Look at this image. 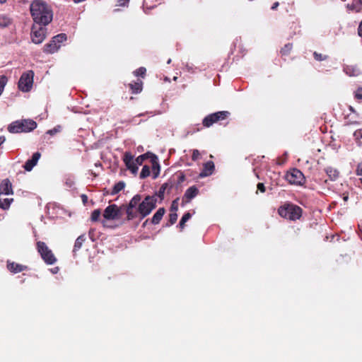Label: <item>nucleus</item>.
I'll use <instances>...</instances> for the list:
<instances>
[{
    "label": "nucleus",
    "mask_w": 362,
    "mask_h": 362,
    "mask_svg": "<svg viewBox=\"0 0 362 362\" xmlns=\"http://www.w3.org/2000/svg\"><path fill=\"white\" fill-rule=\"evenodd\" d=\"M124 204L118 206L116 204L107 206L103 211V216L104 220L101 221L103 226H107L106 221L110 220H118L122 217V210L125 211Z\"/></svg>",
    "instance_id": "5"
},
{
    "label": "nucleus",
    "mask_w": 362,
    "mask_h": 362,
    "mask_svg": "<svg viewBox=\"0 0 362 362\" xmlns=\"http://www.w3.org/2000/svg\"><path fill=\"white\" fill-rule=\"evenodd\" d=\"M129 86H130V88L132 90V93H134V94L140 93L141 91V90H142V83H141V81L136 82L134 84H132L131 83V84H129Z\"/></svg>",
    "instance_id": "27"
},
{
    "label": "nucleus",
    "mask_w": 362,
    "mask_h": 362,
    "mask_svg": "<svg viewBox=\"0 0 362 362\" xmlns=\"http://www.w3.org/2000/svg\"><path fill=\"white\" fill-rule=\"evenodd\" d=\"M52 38H53V42H56L57 44H59L61 45V43L66 41L67 37H66V34L61 33V34H59V35L53 37Z\"/></svg>",
    "instance_id": "30"
},
{
    "label": "nucleus",
    "mask_w": 362,
    "mask_h": 362,
    "mask_svg": "<svg viewBox=\"0 0 362 362\" xmlns=\"http://www.w3.org/2000/svg\"><path fill=\"white\" fill-rule=\"evenodd\" d=\"M292 47L293 46L292 44L291 43L285 45L284 47L281 50V54L288 55L290 53L291 50L292 49Z\"/></svg>",
    "instance_id": "34"
},
{
    "label": "nucleus",
    "mask_w": 362,
    "mask_h": 362,
    "mask_svg": "<svg viewBox=\"0 0 362 362\" xmlns=\"http://www.w3.org/2000/svg\"><path fill=\"white\" fill-rule=\"evenodd\" d=\"M13 199H1L0 198V208L3 209H8L11 203L12 202Z\"/></svg>",
    "instance_id": "29"
},
{
    "label": "nucleus",
    "mask_w": 362,
    "mask_h": 362,
    "mask_svg": "<svg viewBox=\"0 0 362 362\" xmlns=\"http://www.w3.org/2000/svg\"><path fill=\"white\" fill-rule=\"evenodd\" d=\"M124 187H125V183L123 181H120V182L116 183L112 188L111 194H112V195L117 194L120 191L124 189Z\"/></svg>",
    "instance_id": "24"
},
{
    "label": "nucleus",
    "mask_w": 362,
    "mask_h": 362,
    "mask_svg": "<svg viewBox=\"0 0 362 362\" xmlns=\"http://www.w3.org/2000/svg\"><path fill=\"white\" fill-rule=\"evenodd\" d=\"M129 2V0H119V6H125Z\"/></svg>",
    "instance_id": "46"
},
{
    "label": "nucleus",
    "mask_w": 362,
    "mask_h": 362,
    "mask_svg": "<svg viewBox=\"0 0 362 362\" xmlns=\"http://www.w3.org/2000/svg\"><path fill=\"white\" fill-rule=\"evenodd\" d=\"M178 200H179V198H177L172 202L171 206H170V212H177V211Z\"/></svg>",
    "instance_id": "36"
},
{
    "label": "nucleus",
    "mask_w": 362,
    "mask_h": 362,
    "mask_svg": "<svg viewBox=\"0 0 362 362\" xmlns=\"http://www.w3.org/2000/svg\"><path fill=\"white\" fill-rule=\"evenodd\" d=\"M101 216V211L100 209H95L91 213L90 220L93 222L98 221Z\"/></svg>",
    "instance_id": "31"
},
{
    "label": "nucleus",
    "mask_w": 362,
    "mask_h": 362,
    "mask_svg": "<svg viewBox=\"0 0 362 362\" xmlns=\"http://www.w3.org/2000/svg\"><path fill=\"white\" fill-rule=\"evenodd\" d=\"M167 184L165 183L163 185H162V186L160 187L159 190H158V196L161 199H163L164 198V194H165V191L166 189V187H167Z\"/></svg>",
    "instance_id": "37"
},
{
    "label": "nucleus",
    "mask_w": 362,
    "mask_h": 362,
    "mask_svg": "<svg viewBox=\"0 0 362 362\" xmlns=\"http://www.w3.org/2000/svg\"><path fill=\"white\" fill-rule=\"evenodd\" d=\"M199 193V190L197 187L194 185L189 187L185 192V194L182 197V204L184 205L185 203H188L194 198Z\"/></svg>",
    "instance_id": "13"
},
{
    "label": "nucleus",
    "mask_w": 362,
    "mask_h": 362,
    "mask_svg": "<svg viewBox=\"0 0 362 362\" xmlns=\"http://www.w3.org/2000/svg\"><path fill=\"white\" fill-rule=\"evenodd\" d=\"M313 56H314L315 59H316L317 61H323L327 58V56H322V54H319L316 52H314Z\"/></svg>",
    "instance_id": "40"
},
{
    "label": "nucleus",
    "mask_w": 362,
    "mask_h": 362,
    "mask_svg": "<svg viewBox=\"0 0 362 362\" xmlns=\"http://www.w3.org/2000/svg\"><path fill=\"white\" fill-rule=\"evenodd\" d=\"M347 6L351 10H354L356 12H360L362 11V0H358L351 6L348 5Z\"/></svg>",
    "instance_id": "26"
},
{
    "label": "nucleus",
    "mask_w": 362,
    "mask_h": 362,
    "mask_svg": "<svg viewBox=\"0 0 362 362\" xmlns=\"http://www.w3.org/2000/svg\"><path fill=\"white\" fill-rule=\"evenodd\" d=\"M85 240H86L85 235H79L75 241L74 249H73V252L75 253L78 250H79L81 249V247H82V245L83 244Z\"/></svg>",
    "instance_id": "22"
},
{
    "label": "nucleus",
    "mask_w": 362,
    "mask_h": 362,
    "mask_svg": "<svg viewBox=\"0 0 362 362\" xmlns=\"http://www.w3.org/2000/svg\"><path fill=\"white\" fill-rule=\"evenodd\" d=\"M192 217V214L189 212H186L182 217L180 223L179 227L181 230H182L185 226V223Z\"/></svg>",
    "instance_id": "28"
},
{
    "label": "nucleus",
    "mask_w": 362,
    "mask_h": 362,
    "mask_svg": "<svg viewBox=\"0 0 362 362\" xmlns=\"http://www.w3.org/2000/svg\"><path fill=\"white\" fill-rule=\"evenodd\" d=\"M13 194L12 183L6 178L0 183V197L1 195H8Z\"/></svg>",
    "instance_id": "14"
},
{
    "label": "nucleus",
    "mask_w": 362,
    "mask_h": 362,
    "mask_svg": "<svg viewBox=\"0 0 362 362\" xmlns=\"http://www.w3.org/2000/svg\"><path fill=\"white\" fill-rule=\"evenodd\" d=\"M344 71L349 76H357L361 74V70L356 65H346Z\"/></svg>",
    "instance_id": "16"
},
{
    "label": "nucleus",
    "mask_w": 362,
    "mask_h": 362,
    "mask_svg": "<svg viewBox=\"0 0 362 362\" xmlns=\"http://www.w3.org/2000/svg\"><path fill=\"white\" fill-rule=\"evenodd\" d=\"M165 213V209L163 207L159 208L157 211L154 214L153 217L151 219V223L153 225L158 224L162 220L164 214Z\"/></svg>",
    "instance_id": "17"
},
{
    "label": "nucleus",
    "mask_w": 362,
    "mask_h": 362,
    "mask_svg": "<svg viewBox=\"0 0 362 362\" xmlns=\"http://www.w3.org/2000/svg\"><path fill=\"white\" fill-rule=\"evenodd\" d=\"M285 179L291 184L294 185H303L305 182V178L303 173L297 169L292 168L285 175Z\"/></svg>",
    "instance_id": "8"
},
{
    "label": "nucleus",
    "mask_w": 362,
    "mask_h": 362,
    "mask_svg": "<svg viewBox=\"0 0 362 362\" xmlns=\"http://www.w3.org/2000/svg\"><path fill=\"white\" fill-rule=\"evenodd\" d=\"M6 267L8 270L13 274L20 273L28 269V267L26 265H23L9 260L7 261Z\"/></svg>",
    "instance_id": "12"
},
{
    "label": "nucleus",
    "mask_w": 362,
    "mask_h": 362,
    "mask_svg": "<svg viewBox=\"0 0 362 362\" xmlns=\"http://www.w3.org/2000/svg\"><path fill=\"white\" fill-rule=\"evenodd\" d=\"M61 45L56 42H53V39L44 47V52L48 54H53L58 51Z\"/></svg>",
    "instance_id": "18"
},
{
    "label": "nucleus",
    "mask_w": 362,
    "mask_h": 362,
    "mask_svg": "<svg viewBox=\"0 0 362 362\" xmlns=\"http://www.w3.org/2000/svg\"><path fill=\"white\" fill-rule=\"evenodd\" d=\"M157 198L155 196H146L142 199L141 194L134 195L128 204L124 206L125 221H132L136 218L142 220L148 216L156 207Z\"/></svg>",
    "instance_id": "1"
},
{
    "label": "nucleus",
    "mask_w": 362,
    "mask_h": 362,
    "mask_svg": "<svg viewBox=\"0 0 362 362\" xmlns=\"http://www.w3.org/2000/svg\"><path fill=\"white\" fill-rule=\"evenodd\" d=\"M358 33L359 36L362 37V20L358 25Z\"/></svg>",
    "instance_id": "45"
},
{
    "label": "nucleus",
    "mask_w": 362,
    "mask_h": 362,
    "mask_svg": "<svg viewBox=\"0 0 362 362\" xmlns=\"http://www.w3.org/2000/svg\"><path fill=\"white\" fill-rule=\"evenodd\" d=\"M257 190H259L262 193H264L266 191V187H265L264 183H262V182H259L257 185Z\"/></svg>",
    "instance_id": "44"
},
{
    "label": "nucleus",
    "mask_w": 362,
    "mask_h": 362,
    "mask_svg": "<svg viewBox=\"0 0 362 362\" xmlns=\"http://www.w3.org/2000/svg\"><path fill=\"white\" fill-rule=\"evenodd\" d=\"M230 113L228 111H219L206 116L202 121L203 126L210 127L214 124L227 119Z\"/></svg>",
    "instance_id": "7"
},
{
    "label": "nucleus",
    "mask_w": 362,
    "mask_h": 362,
    "mask_svg": "<svg viewBox=\"0 0 362 362\" xmlns=\"http://www.w3.org/2000/svg\"><path fill=\"white\" fill-rule=\"evenodd\" d=\"M356 175L359 176V180H361V182L362 184V162L359 163L357 165L356 168Z\"/></svg>",
    "instance_id": "39"
},
{
    "label": "nucleus",
    "mask_w": 362,
    "mask_h": 362,
    "mask_svg": "<svg viewBox=\"0 0 362 362\" xmlns=\"http://www.w3.org/2000/svg\"><path fill=\"white\" fill-rule=\"evenodd\" d=\"M151 174L150 168L148 165H144L140 173V178L144 179L148 177Z\"/></svg>",
    "instance_id": "32"
},
{
    "label": "nucleus",
    "mask_w": 362,
    "mask_h": 362,
    "mask_svg": "<svg viewBox=\"0 0 362 362\" xmlns=\"http://www.w3.org/2000/svg\"><path fill=\"white\" fill-rule=\"evenodd\" d=\"M7 83V78L4 75L0 76V95H1L4 88Z\"/></svg>",
    "instance_id": "35"
},
{
    "label": "nucleus",
    "mask_w": 362,
    "mask_h": 362,
    "mask_svg": "<svg viewBox=\"0 0 362 362\" xmlns=\"http://www.w3.org/2000/svg\"><path fill=\"white\" fill-rule=\"evenodd\" d=\"M6 1V0H0V4H4Z\"/></svg>",
    "instance_id": "53"
},
{
    "label": "nucleus",
    "mask_w": 362,
    "mask_h": 362,
    "mask_svg": "<svg viewBox=\"0 0 362 362\" xmlns=\"http://www.w3.org/2000/svg\"><path fill=\"white\" fill-rule=\"evenodd\" d=\"M124 163L127 168L134 174H136L138 171V166L135 160H134V156L131 154V153L126 152L123 157Z\"/></svg>",
    "instance_id": "11"
},
{
    "label": "nucleus",
    "mask_w": 362,
    "mask_h": 362,
    "mask_svg": "<svg viewBox=\"0 0 362 362\" xmlns=\"http://www.w3.org/2000/svg\"><path fill=\"white\" fill-rule=\"evenodd\" d=\"M325 172H326L327 175L329 176V177L330 178V180L332 181L336 180L338 178L339 175V172L337 169L333 168L332 167H327L325 169Z\"/></svg>",
    "instance_id": "21"
},
{
    "label": "nucleus",
    "mask_w": 362,
    "mask_h": 362,
    "mask_svg": "<svg viewBox=\"0 0 362 362\" xmlns=\"http://www.w3.org/2000/svg\"><path fill=\"white\" fill-rule=\"evenodd\" d=\"M36 249L40 255L41 258L47 264L52 265L57 262V259L45 242L37 241L36 243Z\"/></svg>",
    "instance_id": "6"
},
{
    "label": "nucleus",
    "mask_w": 362,
    "mask_h": 362,
    "mask_svg": "<svg viewBox=\"0 0 362 362\" xmlns=\"http://www.w3.org/2000/svg\"><path fill=\"white\" fill-rule=\"evenodd\" d=\"M146 71V70L144 67H140L134 71V74L137 76H141V77H144Z\"/></svg>",
    "instance_id": "38"
},
{
    "label": "nucleus",
    "mask_w": 362,
    "mask_h": 362,
    "mask_svg": "<svg viewBox=\"0 0 362 362\" xmlns=\"http://www.w3.org/2000/svg\"><path fill=\"white\" fill-rule=\"evenodd\" d=\"M279 6V2H275L272 6V10H275Z\"/></svg>",
    "instance_id": "50"
},
{
    "label": "nucleus",
    "mask_w": 362,
    "mask_h": 362,
    "mask_svg": "<svg viewBox=\"0 0 362 362\" xmlns=\"http://www.w3.org/2000/svg\"><path fill=\"white\" fill-rule=\"evenodd\" d=\"M41 157V154L40 152H36L33 153L32 158L28 160L25 165H23L24 169L26 171H30L35 166Z\"/></svg>",
    "instance_id": "15"
},
{
    "label": "nucleus",
    "mask_w": 362,
    "mask_h": 362,
    "mask_svg": "<svg viewBox=\"0 0 362 362\" xmlns=\"http://www.w3.org/2000/svg\"><path fill=\"white\" fill-rule=\"evenodd\" d=\"M200 153L198 150L194 149L192 151V158L193 160H196L199 158Z\"/></svg>",
    "instance_id": "43"
},
{
    "label": "nucleus",
    "mask_w": 362,
    "mask_h": 362,
    "mask_svg": "<svg viewBox=\"0 0 362 362\" xmlns=\"http://www.w3.org/2000/svg\"><path fill=\"white\" fill-rule=\"evenodd\" d=\"M354 136H362V129L356 130V131L354 133Z\"/></svg>",
    "instance_id": "48"
},
{
    "label": "nucleus",
    "mask_w": 362,
    "mask_h": 362,
    "mask_svg": "<svg viewBox=\"0 0 362 362\" xmlns=\"http://www.w3.org/2000/svg\"><path fill=\"white\" fill-rule=\"evenodd\" d=\"M4 138L2 139V137H0V146L4 142Z\"/></svg>",
    "instance_id": "51"
},
{
    "label": "nucleus",
    "mask_w": 362,
    "mask_h": 362,
    "mask_svg": "<svg viewBox=\"0 0 362 362\" xmlns=\"http://www.w3.org/2000/svg\"><path fill=\"white\" fill-rule=\"evenodd\" d=\"M348 198H349V197H348V196H347V195H346V196H344V201H347Z\"/></svg>",
    "instance_id": "52"
},
{
    "label": "nucleus",
    "mask_w": 362,
    "mask_h": 362,
    "mask_svg": "<svg viewBox=\"0 0 362 362\" xmlns=\"http://www.w3.org/2000/svg\"><path fill=\"white\" fill-rule=\"evenodd\" d=\"M350 110H351V112H354V108H353L352 107H350Z\"/></svg>",
    "instance_id": "55"
},
{
    "label": "nucleus",
    "mask_w": 362,
    "mask_h": 362,
    "mask_svg": "<svg viewBox=\"0 0 362 362\" xmlns=\"http://www.w3.org/2000/svg\"><path fill=\"white\" fill-rule=\"evenodd\" d=\"M151 162L152 163V170L153 172V177L156 178L159 174L160 172V165L158 161V157L153 154L151 158Z\"/></svg>",
    "instance_id": "20"
},
{
    "label": "nucleus",
    "mask_w": 362,
    "mask_h": 362,
    "mask_svg": "<svg viewBox=\"0 0 362 362\" xmlns=\"http://www.w3.org/2000/svg\"><path fill=\"white\" fill-rule=\"evenodd\" d=\"M149 221L151 222V219L147 218V219H146V220L143 223V224H142V227H143V228H145V227L147 226V224L148 223V222H149Z\"/></svg>",
    "instance_id": "49"
},
{
    "label": "nucleus",
    "mask_w": 362,
    "mask_h": 362,
    "mask_svg": "<svg viewBox=\"0 0 362 362\" xmlns=\"http://www.w3.org/2000/svg\"><path fill=\"white\" fill-rule=\"evenodd\" d=\"M31 16L35 23L39 25H48L52 20L51 8L42 0H34L30 6Z\"/></svg>",
    "instance_id": "2"
},
{
    "label": "nucleus",
    "mask_w": 362,
    "mask_h": 362,
    "mask_svg": "<svg viewBox=\"0 0 362 362\" xmlns=\"http://www.w3.org/2000/svg\"><path fill=\"white\" fill-rule=\"evenodd\" d=\"M57 271H58V268L57 267V268H55V269H54L53 273H57Z\"/></svg>",
    "instance_id": "54"
},
{
    "label": "nucleus",
    "mask_w": 362,
    "mask_h": 362,
    "mask_svg": "<svg viewBox=\"0 0 362 362\" xmlns=\"http://www.w3.org/2000/svg\"><path fill=\"white\" fill-rule=\"evenodd\" d=\"M355 98L356 99H362V88H358L355 92Z\"/></svg>",
    "instance_id": "42"
},
{
    "label": "nucleus",
    "mask_w": 362,
    "mask_h": 362,
    "mask_svg": "<svg viewBox=\"0 0 362 362\" xmlns=\"http://www.w3.org/2000/svg\"><path fill=\"white\" fill-rule=\"evenodd\" d=\"M81 199H82L83 203L84 204H86L87 203V202H88V197L86 194H82L81 195Z\"/></svg>",
    "instance_id": "47"
},
{
    "label": "nucleus",
    "mask_w": 362,
    "mask_h": 362,
    "mask_svg": "<svg viewBox=\"0 0 362 362\" xmlns=\"http://www.w3.org/2000/svg\"><path fill=\"white\" fill-rule=\"evenodd\" d=\"M37 127V123L31 119H22L13 122L8 127L11 134L28 133Z\"/></svg>",
    "instance_id": "3"
},
{
    "label": "nucleus",
    "mask_w": 362,
    "mask_h": 362,
    "mask_svg": "<svg viewBox=\"0 0 362 362\" xmlns=\"http://www.w3.org/2000/svg\"><path fill=\"white\" fill-rule=\"evenodd\" d=\"M34 73L33 71H28L23 73L18 81V88L23 92H28L32 88L33 83Z\"/></svg>",
    "instance_id": "9"
},
{
    "label": "nucleus",
    "mask_w": 362,
    "mask_h": 362,
    "mask_svg": "<svg viewBox=\"0 0 362 362\" xmlns=\"http://www.w3.org/2000/svg\"><path fill=\"white\" fill-rule=\"evenodd\" d=\"M170 62H171V59H169V60L168 61V64H170Z\"/></svg>",
    "instance_id": "56"
},
{
    "label": "nucleus",
    "mask_w": 362,
    "mask_h": 362,
    "mask_svg": "<svg viewBox=\"0 0 362 362\" xmlns=\"http://www.w3.org/2000/svg\"><path fill=\"white\" fill-rule=\"evenodd\" d=\"M302 212L303 210L300 206L291 203H285L278 209L280 216L291 221L300 219Z\"/></svg>",
    "instance_id": "4"
},
{
    "label": "nucleus",
    "mask_w": 362,
    "mask_h": 362,
    "mask_svg": "<svg viewBox=\"0 0 362 362\" xmlns=\"http://www.w3.org/2000/svg\"><path fill=\"white\" fill-rule=\"evenodd\" d=\"M177 212H171L169 214V221H168L169 223L167 224V226H171V225H173L174 223H175L177 221Z\"/></svg>",
    "instance_id": "33"
},
{
    "label": "nucleus",
    "mask_w": 362,
    "mask_h": 362,
    "mask_svg": "<svg viewBox=\"0 0 362 362\" xmlns=\"http://www.w3.org/2000/svg\"><path fill=\"white\" fill-rule=\"evenodd\" d=\"M61 127L58 126L57 127L53 128L52 129H49L47 132V134L53 135L60 132Z\"/></svg>",
    "instance_id": "41"
},
{
    "label": "nucleus",
    "mask_w": 362,
    "mask_h": 362,
    "mask_svg": "<svg viewBox=\"0 0 362 362\" xmlns=\"http://www.w3.org/2000/svg\"><path fill=\"white\" fill-rule=\"evenodd\" d=\"M11 24V19L6 15H0V27L6 28Z\"/></svg>",
    "instance_id": "25"
},
{
    "label": "nucleus",
    "mask_w": 362,
    "mask_h": 362,
    "mask_svg": "<svg viewBox=\"0 0 362 362\" xmlns=\"http://www.w3.org/2000/svg\"><path fill=\"white\" fill-rule=\"evenodd\" d=\"M46 35V28L39 25H33L31 31V39L33 43L40 44L43 42Z\"/></svg>",
    "instance_id": "10"
},
{
    "label": "nucleus",
    "mask_w": 362,
    "mask_h": 362,
    "mask_svg": "<svg viewBox=\"0 0 362 362\" xmlns=\"http://www.w3.org/2000/svg\"><path fill=\"white\" fill-rule=\"evenodd\" d=\"M152 155H153V153H150V152H148L146 153H144V154H142L139 156H138L134 160L136 163V165H141L143 164V162L147 159V158H151L152 157Z\"/></svg>",
    "instance_id": "23"
},
{
    "label": "nucleus",
    "mask_w": 362,
    "mask_h": 362,
    "mask_svg": "<svg viewBox=\"0 0 362 362\" xmlns=\"http://www.w3.org/2000/svg\"><path fill=\"white\" fill-rule=\"evenodd\" d=\"M214 169V164L212 161H209L204 165V169L200 173V177H206L212 174Z\"/></svg>",
    "instance_id": "19"
}]
</instances>
